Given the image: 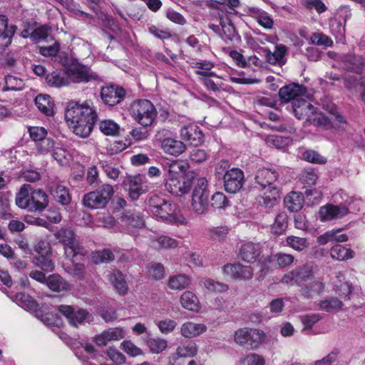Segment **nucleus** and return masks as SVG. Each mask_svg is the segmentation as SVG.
<instances>
[{
  "instance_id": "nucleus-1",
  "label": "nucleus",
  "mask_w": 365,
  "mask_h": 365,
  "mask_svg": "<svg viewBox=\"0 0 365 365\" xmlns=\"http://www.w3.org/2000/svg\"><path fill=\"white\" fill-rule=\"evenodd\" d=\"M194 178V172L187 170L186 163L174 160L168 166L165 187L170 193L180 195L190 190Z\"/></svg>"
},
{
  "instance_id": "nucleus-2",
  "label": "nucleus",
  "mask_w": 365,
  "mask_h": 365,
  "mask_svg": "<svg viewBox=\"0 0 365 365\" xmlns=\"http://www.w3.org/2000/svg\"><path fill=\"white\" fill-rule=\"evenodd\" d=\"M149 210L157 217L168 223L180 222V216L178 213V206L156 195L148 200Z\"/></svg>"
},
{
  "instance_id": "nucleus-3",
  "label": "nucleus",
  "mask_w": 365,
  "mask_h": 365,
  "mask_svg": "<svg viewBox=\"0 0 365 365\" xmlns=\"http://www.w3.org/2000/svg\"><path fill=\"white\" fill-rule=\"evenodd\" d=\"M131 117L143 127L151 126L158 115L154 105L148 100L135 101L130 107Z\"/></svg>"
},
{
  "instance_id": "nucleus-4",
  "label": "nucleus",
  "mask_w": 365,
  "mask_h": 365,
  "mask_svg": "<svg viewBox=\"0 0 365 365\" xmlns=\"http://www.w3.org/2000/svg\"><path fill=\"white\" fill-rule=\"evenodd\" d=\"M56 237L64 246L65 256L68 259L82 257L86 255L87 250L76 239V235L70 228L61 229L56 234Z\"/></svg>"
},
{
  "instance_id": "nucleus-5",
  "label": "nucleus",
  "mask_w": 365,
  "mask_h": 365,
  "mask_svg": "<svg viewBox=\"0 0 365 365\" xmlns=\"http://www.w3.org/2000/svg\"><path fill=\"white\" fill-rule=\"evenodd\" d=\"M265 333L260 329L245 327L239 329L235 333V341L247 349H257L264 341Z\"/></svg>"
},
{
  "instance_id": "nucleus-6",
  "label": "nucleus",
  "mask_w": 365,
  "mask_h": 365,
  "mask_svg": "<svg viewBox=\"0 0 365 365\" xmlns=\"http://www.w3.org/2000/svg\"><path fill=\"white\" fill-rule=\"evenodd\" d=\"M96 112L86 102L84 104H79L76 102H69L65 112V119L68 125H73L81 123V120L87 119H97Z\"/></svg>"
},
{
  "instance_id": "nucleus-7",
  "label": "nucleus",
  "mask_w": 365,
  "mask_h": 365,
  "mask_svg": "<svg viewBox=\"0 0 365 365\" xmlns=\"http://www.w3.org/2000/svg\"><path fill=\"white\" fill-rule=\"evenodd\" d=\"M113 194V186L103 184L95 191L86 194L83 199V204L91 209H101L107 205Z\"/></svg>"
},
{
  "instance_id": "nucleus-8",
  "label": "nucleus",
  "mask_w": 365,
  "mask_h": 365,
  "mask_svg": "<svg viewBox=\"0 0 365 365\" xmlns=\"http://www.w3.org/2000/svg\"><path fill=\"white\" fill-rule=\"evenodd\" d=\"M210 191L207 188V181L205 178H200L192 195V207L198 214H205L208 211Z\"/></svg>"
},
{
  "instance_id": "nucleus-9",
  "label": "nucleus",
  "mask_w": 365,
  "mask_h": 365,
  "mask_svg": "<svg viewBox=\"0 0 365 365\" xmlns=\"http://www.w3.org/2000/svg\"><path fill=\"white\" fill-rule=\"evenodd\" d=\"M316 268L317 267L312 262L306 263L284 274L281 282L282 284L289 286L294 284L302 286L307 280L313 279Z\"/></svg>"
},
{
  "instance_id": "nucleus-10",
  "label": "nucleus",
  "mask_w": 365,
  "mask_h": 365,
  "mask_svg": "<svg viewBox=\"0 0 365 365\" xmlns=\"http://www.w3.org/2000/svg\"><path fill=\"white\" fill-rule=\"evenodd\" d=\"M122 185L128 191L129 197L137 200L139 197L149 190L146 178L142 175H127L124 178Z\"/></svg>"
},
{
  "instance_id": "nucleus-11",
  "label": "nucleus",
  "mask_w": 365,
  "mask_h": 365,
  "mask_svg": "<svg viewBox=\"0 0 365 365\" xmlns=\"http://www.w3.org/2000/svg\"><path fill=\"white\" fill-rule=\"evenodd\" d=\"M57 310L67 319L70 324L76 327L84 323H90L93 319L92 314L84 309L62 304L58 306Z\"/></svg>"
},
{
  "instance_id": "nucleus-12",
  "label": "nucleus",
  "mask_w": 365,
  "mask_h": 365,
  "mask_svg": "<svg viewBox=\"0 0 365 365\" xmlns=\"http://www.w3.org/2000/svg\"><path fill=\"white\" fill-rule=\"evenodd\" d=\"M68 81L73 83H88L98 78L96 73L88 66L79 63H72L66 69Z\"/></svg>"
},
{
  "instance_id": "nucleus-13",
  "label": "nucleus",
  "mask_w": 365,
  "mask_h": 365,
  "mask_svg": "<svg viewBox=\"0 0 365 365\" xmlns=\"http://www.w3.org/2000/svg\"><path fill=\"white\" fill-rule=\"evenodd\" d=\"M125 93L126 92L123 87L110 84L101 88V98L104 104L114 106L124 100Z\"/></svg>"
},
{
  "instance_id": "nucleus-14",
  "label": "nucleus",
  "mask_w": 365,
  "mask_h": 365,
  "mask_svg": "<svg viewBox=\"0 0 365 365\" xmlns=\"http://www.w3.org/2000/svg\"><path fill=\"white\" fill-rule=\"evenodd\" d=\"M225 190L230 193L240 190L244 183V173L239 168L226 170L223 175Z\"/></svg>"
},
{
  "instance_id": "nucleus-15",
  "label": "nucleus",
  "mask_w": 365,
  "mask_h": 365,
  "mask_svg": "<svg viewBox=\"0 0 365 365\" xmlns=\"http://www.w3.org/2000/svg\"><path fill=\"white\" fill-rule=\"evenodd\" d=\"M292 110L296 118L299 120L305 119L307 122L312 120L316 113V108L307 101L299 98L292 103Z\"/></svg>"
},
{
  "instance_id": "nucleus-16",
  "label": "nucleus",
  "mask_w": 365,
  "mask_h": 365,
  "mask_svg": "<svg viewBox=\"0 0 365 365\" xmlns=\"http://www.w3.org/2000/svg\"><path fill=\"white\" fill-rule=\"evenodd\" d=\"M349 213L348 208L343 205L327 204L320 207L319 214L321 221L325 222L336 218H341Z\"/></svg>"
},
{
  "instance_id": "nucleus-17",
  "label": "nucleus",
  "mask_w": 365,
  "mask_h": 365,
  "mask_svg": "<svg viewBox=\"0 0 365 365\" xmlns=\"http://www.w3.org/2000/svg\"><path fill=\"white\" fill-rule=\"evenodd\" d=\"M307 88L299 83H290L282 87L279 91V96L282 101L287 103L299 99L300 96L304 95Z\"/></svg>"
},
{
  "instance_id": "nucleus-18",
  "label": "nucleus",
  "mask_w": 365,
  "mask_h": 365,
  "mask_svg": "<svg viewBox=\"0 0 365 365\" xmlns=\"http://www.w3.org/2000/svg\"><path fill=\"white\" fill-rule=\"evenodd\" d=\"M181 138L188 145L198 146L203 142V134L195 125L190 124L183 126L180 130Z\"/></svg>"
},
{
  "instance_id": "nucleus-19",
  "label": "nucleus",
  "mask_w": 365,
  "mask_h": 365,
  "mask_svg": "<svg viewBox=\"0 0 365 365\" xmlns=\"http://www.w3.org/2000/svg\"><path fill=\"white\" fill-rule=\"evenodd\" d=\"M261 254L259 244L247 242L243 243L239 249V257L245 262L253 263L256 262Z\"/></svg>"
},
{
  "instance_id": "nucleus-20",
  "label": "nucleus",
  "mask_w": 365,
  "mask_h": 365,
  "mask_svg": "<svg viewBox=\"0 0 365 365\" xmlns=\"http://www.w3.org/2000/svg\"><path fill=\"white\" fill-rule=\"evenodd\" d=\"M279 174L276 170L272 168H259L255 175L256 182L262 188L271 189L274 187L273 183L277 180Z\"/></svg>"
},
{
  "instance_id": "nucleus-21",
  "label": "nucleus",
  "mask_w": 365,
  "mask_h": 365,
  "mask_svg": "<svg viewBox=\"0 0 365 365\" xmlns=\"http://www.w3.org/2000/svg\"><path fill=\"white\" fill-rule=\"evenodd\" d=\"M16 30V26L8 25L5 16H0V49H4L10 45Z\"/></svg>"
},
{
  "instance_id": "nucleus-22",
  "label": "nucleus",
  "mask_w": 365,
  "mask_h": 365,
  "mask_svg": "<svg viewBox=\"0 0 365 365\" xmlns=\"http://www.w3.org/2000/svg\"><path fill=\"white\" fill-rule=\"evenodd\" d=\"M247 14L250 16L255 19L264 29L270 30L273 28L274 20L267 11L253 6L248 8Z\"/></svg>"
},
{
  "instance_id": "nucleus-23",
  "label": "nucleus",
  "mask_w": 365,
  "mask_h": 365,
  "mask_svg": "<svg viewBox=\"0 0 365 365\" xmlns=\"http://www.w3.org/2000/svg\"><path fill=\"white\" fill-rule=\"evenodd\" d=\"M121 222L126 231L131 235H135V230L142 228L145 225L144 220L139 213L125 214L121 217Z\"/></svg>"
},
{
  "instance_id": "nucleus-24",
  "label": "nucleus",
  "mask_w": 365,
  "mask_h": 365,
  "mask_svg": "<svg viewBox=\"0 0 365 365\" xmlns=\"http://www.w3.org/2000/svg\"><path fill=\"white\" fill-rule=\"evenodd\" d=\"M48 205V196L41 189L33 190L31 193L30 210L41 212Z\"/></svg>"
},
{
  "instance_id": "nucleus-25",
  "label": "nucleus",
  "mask_w": 365,
  "mask_h": 365,
  "mask_svg": "<svg viewBox=\"0 0 365 365\" xmlns=\"http://www.w3.org/2000/svg\"><path fill=\"white\" fill-rule=\"evenodd\" d=\"M287 51V47L283 44H278L275 47L274 52L265 48L264 52L265 53L266 61L272 65L282 66L285 63L286 60L284 56Z\"/></svg>"
},
{
  "instance_id": "nucleus-26",
  "label": "nucleus",
  "mask_w": 365,
  "mask_h": 365,
  "mask_svg": "<svg viewBox=\"0 0 365 365\" xmlns=\"http://www.w3.org/2000/svg\"><path fill=\"white\" fill-rule=\"evenodd\" d=\"M161 148L165 153L179 155L185 150V145L181 140L173 138H165L161 142Z\"/></svg>"
},
{
  "instance_id": "nucleus-27",
  "label": "nucleus",
  "mask_w": 365,
  "mask_h": 365,
  "mask_svg": "<svg viewBox=\"0 0 365 365\" xmlns=\"http://www.w3.org/2000/svg\"><path fill=\"white\" fill-rule=\"evenodd\" d=\"M344 66V68L358 73L359 70L365 66L364 59L353 53L344 54L339 59Z\"/></svg>"
},
{
  "instance_id": "nucleus-28",
  "label": "nucleus",
  "mask_w": 365,
  "mask_h": 365,
  "mask_svg": "<svg viewBox=\"0 0 365 365\" xmlns=\"http://www.w3.org/2000/svg\"><path fill=\"white\" fill-rule=\"evenodd\" d=\"M207 327L204 324L187 322L182 324L180 333L185 338H194L205 332Z\"/></svg>"
},
{
  "instance_id": "nucleus-29",
  "label": "nucleus",
  "mask_w": 365,
  "mask_h": 365,
  "mask_svg": "<svg viewBox=\"0 0 365 365\" xmlns=\"http://www.w3.org/2000/svg\"><path fill=\"white\" fill-rule=\"evenodd\" d=\"M107 279L120 294L127 293L128 284L122 272L113 270L107 275Z\"/></svg>"
},
{
  "instance_id": "nucleus-30",
  "label": "nucleus",
  "mask_w": 365,
  "mask_h": 365,
  "mask_svg": "<svg viewBox=\"0 0 365 365\" xmlns=\"http://www.w3.org/2000/svg\"><path fill=\"white\" fill-rule=\"evenodd\" d=\"M304 195L299 192H291L284 199L285 207L291 212L300 210L304 205Z\"/></svg>"
},
{
  "instance_id": "nucleus-31",
  "label": "nucleus",
  "mask_w": 365,
  "mask_h": 365,
  "mask_svg": "<svg viewBox=\"0 0 365 365\" xmlns=\"http://www.w3.org/2000/svg\"><path fill=\"white\" fill-rule=\"evenodd\" d=\"M96 121L97 119H91V120L87 119L86 120H81V123L68 125L76 135L86 138L91 134Z\"/></svg>"
},
{
  "instance_id": "nucleus-32",
  "label": "nucleus",
  "mask_w": 365,
  "mask_h": 365,
  "mask_svg": "<svg viewBox=\"0 0 365 365\" xmlns=\"http://www.w3.org/2000/svg\"><path fill=\"white\" fill-rule=\"evenodd\" d=\"M46 81L49 86L54 88H61L69 83L66 72L61 71H55L48 73L46 77Z\"/></svg>"
},
{
  "instance_id": "nucleus-33",
  "label": "nucleus",
  "mask_w": 365,
  "mask_h": 365,
  "mask_svg": "<svg viewBox=\"0 0 365 365\" xmlns=\"http://www.w3.org/2000/svg\"><path fill=\"white\" fill-rule=\"evenodd\" d=\"M35 104L38 109L48 116L53 115L54 103L48 95L40 94L35 98Z\"/></svg>"
},
{
  "instance_id": "nucleus-34",
  "label": "nucleus",
  "mask_w": 365,
  "mask_h": 365,
  "mask_svg": "<svg viewBox=\"0 0 365 365\" xmlns=\"http://www.w3.org/2000/svg\"><path fill=\"white\" fill-rule=\"evenodd\" d=\"M324 289V284L319 279H314L301 289L302 295L309 299L320 294Z\"/></svg>"
},
{
  "instance_id": "nucleus-35",
  "label": "nucleus",
  "mask_w": 365,
  "mask_h": 365,
  "mask_svg": "<svg viewBox=\"0 0 365 365\" xmlns=\"http://www.w3.org/2000/svg\"><path fill=\"white\" fill-rule=\"evenodd\" d=\"M51 194L54 199L62 205H67L71 201L68 189L62 185H54L51 190Z\"/></svg>"
},
{
  "instance_id": "nucleus-36",
  "label": "nucleus",
  "mask_w": 365,
  "mask_h": 365,
  "mask_svg": "<svg viewBox=\"0 0 365 365\" xmlns=\"http://www.w3.org/2000/svg\"><path fill=\"white\" fill-rule=\"evenodd\" d=\"M48 287L57 292L69 289V284L59 274H51L46 280Z\"/></svg>"
},
{
  "instance_id": "nucleus-37",
  "label": "nucleus",
  "mask_w": 365,
  "mask_h": 365,
  "mask_svg": "<svg viewBox=\"0 0 365 365\" xmlns=\"http://www.w3.org/2000/svg\"><path fill=\"white\" fill-rule=\"evenodd\" d=\"M31 189V186L29 184H24L21 186L16 196V204L19 207L30 210L31 196L29 197V192Z\"/></svg>"
},
{
  "instance_id": "nucleus-38",
  "label": "nucleus",
  "mask_w": 365,
  "mask_h": 365,
  "mask_svg": "<svg viewBox=\"0 0 365 365\" xmlns=\"http://www.w3.org/2000/svg\"><path fill=\"white\" fill-rule=\"evenodd\" d=\"M74 259L75 258L70 259V263L63 264L64 270L68 274L76 277L78 279L82 280L85 278V265L81 263L74 262Z\"/></svg>"
},
{
  "instance_id": "nucleus-39",
  "label": "nucleus",
  "mask_w": 365,
  "mask_h": 365,
  "mask_svg": "<svg viewBox=\"0 0 365 365\" xmlns=\"http://www.w3.org/2000/svg\"><path fill=\"white\" fill-rule=\"evenodd\" d=\"M269 192H265L262 196L261 205L266 208H272L279 203L280 197L279 190L276 187H272L268 189Z\"/></svg>"
},
{
  "instance_id": "nucleus-40",
  "label": "nucleus",
  "mask_w": 365,
  "mask_h": 365,
  "mask_svg": "<svg viewBox=\"0 0 365 365\" xmlns=\"http://www.w3.org/2000/svg\"><path fill=\"white\" fill-rule=\"evenodd\" d=\"M330 255L333 259L337 260H346L354 257V252L341 245H336L330 250Z\"/></svg>"
},
{
  "instance_id": "nucleus-41",
  "label": "nucleus",
  "mask_w": 365,
  "mask_h": 365,
  "mask_svg": "<svg viewBox=\"0 0 365 365\" xmlns=\"http://www.w3.org/2000/svg\"><path fill=\"white\" fill-rule=\"evenodd\" d=\"M33 263L46 272H52L54 269V262L51 259V253L38 255L33 258Z\"/></svg>"
},
{
  "instance_id": "nucleus-42",
  "label": "nucleus",
  "mask_w": 365,
  "mask_h": 365,
  "mask_svg": "<svg viewBox=\"0 0 365 365\" xmlns=\"http://www.w3.org/2000/svg\"><path fill=\"white\" fill-rule=\"evenodd\" d=\"M197 347L194 341H190L181 344L176 350L178 357H192L197 354Z\"/></svg>"
},
{
  "instance_id": "nucleus-43",
  "label": "nucleus",
  "mask_w": 365,
  "mask_h": 365,
  "mask_svg": "<svg viewBox=\"0 0 365 365\" xmlns=\"http://www.w3.org/2000/svg\"><path fill=\"white\" fill-rule=\"evenodd\" d=\"M190 283L189 277L185 274H177L169 278L168 287L173 290H180L186 288Z\"/></svg>"
},
{
  "instance_id": "nucleus-44",
  "label": "nucleus",
  "mask_w": 365,
  "mask_h": 365,
  "mask_svg": "<svg viewBox=\"0 0 365 365\" xmlns=\"http://www.w3.org/2000/svg\"><path fill=\"white\" fill-rule=\"evenodd\" d=\"M287 227L288 216L285 212H282L275 217L274 222L271 227V230L273 233L279 235L285 231Z\"/></svg>"
},
{
  "instance_id": "nucleus-45",
  "label": "nucleus",
  "mask_w": 365,
  "mask_h": 365,
  "mask_svg": "<svg viewBox=\"0 0 365 365\" xmlns=\"http://www.w3.org/2000/svg\"><path fill=\"white\" fill-rule=\"evenodd\" d=\"M91 259L94 264H98L112 262L115 257L113 253L110 250L104 249L93 252Z\"/></svg>"
},
{
  "instance_id": "nucleus-46",
  "label": "nucleus",
  "mask_w": 365,
  "mask_h": 365,
  "mask_svg": "<svg viewBox=\"0 0 365 365\" xmlns=\"http://www.w3.org/2000/svg\"><path fill=\"white\" fill-rule=\"evenodd\" d=\"M192 68H197L195 71V74L201 77H206L207 76H216L215 73L210 71L214 67V64L208 61H201L192 63Z\"/></svg>"
},
{
  "instance_id": "nucleus-47",
  "label": "nucleus",
  "mask_w": 365,
  "mask_h": 365,
  "mask_svg": "<svg viewBox=\"0 0 365 365\" xmlns=\"http://www.w3.org/2000/svg\"><path fill=\"white\" fill-rule=\"evenodd\" d=\"M180 303L185 309L195 311L197 309L198 299L191 292H185L180 297Z\"/></svg>"
},
{
  "instance_id": "nucleus-48",
  "label": "nucleus",
  "mask_w": 365,
  "mask_h": 365,
  "mask_svg": "<svg viewBox=\"0 0 365 365\" xmlns=\"http://www.w3.org/2000/svg\"><path fill=\"white\" fill-rule=\"evenodd\" d=\"M210 205L215 210L225 209L230 205V202L222 192H217L212 195Z\"/></svg>"
},
{
  "instance_id": "nucleus-49",
  "label": "nucleus",
  "mask_w": 365,
  "mask_h": 365,
  "mask_svg": "<svg viewBox=\"0 0 365 365\" xmlns=\"http://www.w3.org/2000/svg\"><path fill=\"white\" fill-rule=\"evenodd\" d=\"M343 302L336 297H331L322 301L320 308L326 312H337L342 309Z\"/></svg>"
},
{
  "instance_id": "nucleus-50",
  "label": "nucleus",
  "mask_w": 365,
  "mask_h": 365,
  "mask_svg": "<svg viewBox=\"0 0 365 365\" xmlns=\"http://www.w3.org/2000/svg\"><path fill=\"white\" fill-rule=\"evenodd\" d=\"M100 130L106 135H116L119 131L118 125L111 120H104L99 123Z\"/></svg>"
},
{
  "instance_id": "nucleus-51",
  "label": "nucleus",
  "mask_w": 365,
  "mask_h": 365,
  "mask_svg": "<svg viewBox=\"0 0 365 365\" xmlns=\"http://www.w3.org/2000/svg\"><path fill=\"white\" fill-rule=\"evenodd\" d=\"M146 343L150 351L153 354L161 353L168 346L167 341L160 338H150L147 340Z\"/></svg>"
},
{
  "instance_id": "nucleus-52",
  "label": "nucleus",
  "mask_w": 365,
  "mask_h": 365,
  "mask_svg": "<svg viewBox=\"0 0 365 365\" xmlns=\"http://www.w3.org/2000/svg\"><path fill=\"white\" fill-rule=\"evenodd\" d=\"M286 242L289 247L298 252H301L309 247L307 239L303 237L291 235L287 237Z\"/></svg>"
},
{
  "instance_id": "nucleus-53",
  "label": "nucleus",
  "mask_w": 365,
  "mask_h": 365,
  "mask_svg": "<svg viewBox=\"0 0 365 365\" xmlns=\"http://www.w3.org/2000/svg\"><path fill=\"white\" fill-rule=\"evenodd\" d=\"M24 86L23 81L21 78L8 75L5 77V86L3 91H19Z\"/></svg>"
},
{
  "instance_id": "nucleus-54",
  "label": "nucleus",
  "mask_w": 365,
  "mask_h": 365,
  "mask_svg": "<svg viewBox=\"0 0 365 365\" xmlns=\"http://www.w3.org/2000/svg\"><path fill=\"white\" fill-rule=\"evenodd\" d=\"M49 30L50 28L48 26H41L32 31L29 36L32 41L38 43L45 40L48 36Z\"/></svg>"
},
{
  "instance_id": "nucleus-55",
  "label": "nucleus",
  "mask_w": 365,
  "mask_h": 365,
  "mask_svg": "<svg viewBox=\"0 0 365 365\" xmlns=\"http://www.w3.org/2000/svg\"><path fill=\"white\" fill-rule=\"evenodd\" d=\"M242 365H264V359L255 353H250L240 360Z\"/></svg>"
},
{
  "instance_id": "nucleus-56",
  "label": "nucleus",
  "mask_w": 365,
  "mask_h": 365,
  "mask_svg": "<svg viewBox=\"0 0 365 365\" xmlns=\"http://www.w3.org/2000/svg\"><path fill=\"white\" fill-rule=\"evenodd\" d=\"M15 300L17 303H20L21 307L30 309H35L37 307L36 302L30 296L22 292L17 293L15 295Z\"/></svg>"
},
{
  "instance_id": "nucleus-57",
  "label": "nucleus",
  "mask_w": 365,
  "mask_h": 365,
  "mask_svg": "<svg viewBox=\"0 0 365 365\" xmlns=\"http://www.w3.org/2000/svg\"><path fill=\"white\" fill-rule=\"evenodd\" d=\"M100 164L103 172L106 173L108 178L114 180L118 178L120 173L118 168L113 165L112 163H110L107 161H101Z\"/></svg>"
},
{
  "instance_id": "nucleus-58",
  "label": "nucleus",
  "mask_w": 365,
  "mask_h": 365,
  "mask_svg": "<svg viewBox=\"0 0 365 365\" xmlns=\"http://www.w3.org/2000/svg\"><path fill=\"white\" fill-rule=\"evenodd\" d=\"M154 243L155 244V247L156 248L163 249L175 248L178 245V243L175 240L168 236H160L154 242Z\"/></svg>"
},
{
  "instance_id": "nucleus-59",
  "label": "nucleus",
  "mask_w": 365,
  "mask_h": 365,
  "mask_svg": "<svg viewBox=\"0 0 365 365\" xmlns=\"http://www.w3.org/2000/svg\"><path fill=\"white\" fill-rule=\"evenodd\" d=\"M157 326L162 334H168L175 329L177 322L170 319H165L158 321Z\"/></svg>"
},
{
  "instance_id": "nucleus-60",
  "label": "nucleus",
  "mask_w": 365,
  "mask_h": 365,
  "mask_svg": "<svg viewBox=\"0 0 365 365\" xmlns=\"http://www.w3.org/2000/svg\"><path fill=\"white\" fill-rule=\"evenodd\" d=\"M206 289L211 292H224L228 289V286L224 283L216 282L211 279H207L203 282Z\"/></svg>"
},
{
  "instance_id": "nucleus-61",
  "label": "nucleus",
  "mask_w": 365,
  "mask_h": 365,
  "mask_svg": "<svg viewBox=\"0 0 365 365\" xmlns=\"http://www.w3.org/2000/svg\"><path fill=\"white\" fill-rule=\"evenodd\" d=\"M106 339L109 342L111 341L120 340L125 336L124 331L121 328H110L103 331Z\"/></svg>"
},
{
  "instance_id": "nucleus-62",
  "label": "nucleus",
  "mask_w": 365,
  "mask_h": 365,
  "mask_svg": "<svg viewBox=\"0 0 365 365\" xmlns=\"http://www.w3.org/2000/svg\"><path fill=\"white\" fill-rule=\"evenodd\" d=\"M274 259L279 267L284 268L292 264L294 262V257L289 254L279 252L274 256Z\"/></svg>"
},
{
  "instance_id": "nucleus-63",
  "label": "nucleus",
  "mask_w": 365,
  "mask_h": 365,
  "mask_svg": "<svg viewBox=\"0 0 365 365\" xmlns=\"http://www.w3.org/2000/svg\"><path fill=\"white\" fill-rule=\"evenodd\" d=\"M303 158L312 163L324 164L327 162L324 157L314 150H307L303 153Z\"/></svg>"
},
{
  "instance_id": "nucleus-64",
  "label": "nucleus",
  "mask_w": 365,
  "mask_h": 365,
  "mask_svg": "<svg viewBox=\"0 0 365 365\" xmlns=\"http://www.w3.org/2000/svg\"><path fill=\"white\" fill-rule=\"evenodd\" d=\"M148 272L149 275L156 280L161 279L165 277L164 267L160 263L152 264Z\"/></svg>"
}]
</instances>
